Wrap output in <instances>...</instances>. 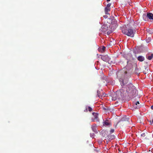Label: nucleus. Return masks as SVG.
Returning <instances> with one entry per match:
<instances>
[{"label":"nucleus","instance_id":"nucleus-1","mask_svg":"<svg viewBox=\"0 0 153 153\" xmlns=\"http://www.w3.org/2000/svg\"><path fill=\"white\" fill-rule=\"evenodd\" d=\"M146 16L149 19H153V14L152 13H148L147 14ZM146 17V15H143V17L144 18V17Z\"/></svg>","mask_w":153,"mask_h":153},{"label":"nucleus","instance_id":"nucleus-2","mask_svg":"<svg viewBox=\"0 0 153 153\" xmlns=\"http://www.w3.org/2000/svg\"><path fill=\"white\" fill-rule=\"evenodd\" d=\"M110 8L105 7V14L109 15V14L108 13V12L110 11Z\"/></svg>","mask_w":153,"mask_h":153},{"label":"nucleus","instance_id":"nucleus-3","mask_svg":"<svg viewBox=\"0 0 153 153\" xmlns=\"http://www.w3.org/2000/svg\"><path fill=\"white\" fill-rule=\"evenodd\" d=\"M111 3H108L106 7H107V8H110V7L111 6Z\"/></svg>","mask_w":153,"mask_h":153},{"label":"nucleus","instance_id":"nucleus-4","mask_svg":"<svg viewBox=\"0 0 153 153\" xmlns=\"http://www.w3.org/2000/svg\"><path fill=\"white\" fill-rule=\"evenodd\" d=\"M101 28L102 29H106V28H108V27H106L105 26H104V25H102V27H101Z\"/></svg>","mask_w":153,"mask_h":153},{"label":"nucleus","instance_id":"nucleus-5","mask_svg":"<svg viewBox=\"0 0 153 153\" xmlns=\"http://www.w3.org/2000/svg\"><path fill=\"white\" fill-rule=\"evenodd\" d=\"M103 16L105 19H106L108 17V16L106 15Z\"/></svg>","mask_w":153,"mask_h":153},{"label":"nucleus","instance_id":"nucleus-6","mask_svg":"<svg viewBox=\"0 0 153 153\" xmlns=\"http://www.w3.org/2000/svg\"><path fill=\"white\" fill-rule=\"evenodd\" d=\"M107 2H108L110 1V0H106Z\"/></svg>","mask_w":153,"mask_h":153}]
</instances>
